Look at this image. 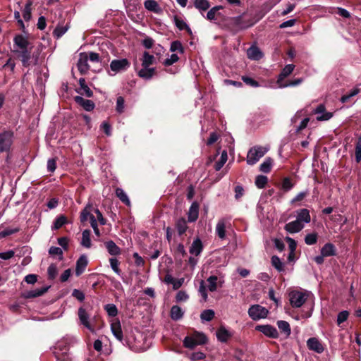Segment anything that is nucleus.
Instances as JSON below:
<instances>
[{
    "instance_id": "obj_56",
    "label": "nucleus",
    "mask_w": 361,
    "mask_h": 361,
    "mask_svg": "<svg viewBox=\"0 0 361 361\" xmlns=\"http://www.w3.org/2000/svg\"><path fill=\"white\" fill-rule=\"evenodd\" d=\"M31 1L27 3L23 11V17L25 21H29L31 18Z\"/></svg>"
},
{
    "instance_id": "obj_6",
    "label": "nucleus",
    "mask_w": 361,
    "mask_h": 361,
    "mask_svg": "<svg viewBox=\"0 0 361 361\" xmlns=\"http://www.w3.org/2000/svg\"><path fill=\"white\" fill-rule=\"evenodd\" d=\"M249 317L254 321H258L267 317L268 310L260 305H252L247 311Z\"/></svg>"
},
{
    "instance_id": "obj_50",
    "label": "nucleus",
    "mask_w": 361,
    "mask_h": 361,
    "mask_svg": "<svg viewBox=\"0 0 361 361\" xmlns=\"http://www.w3.org/2000/svg\"><path fill=\"white\" fill-rule=\"evenodd\" d=\"M318 235L316 233H308L305 238V242L308 245H313L317 243Z\"/></svg>"
},
{
    "instance_id": "obj_22",
    "label": "nucleus",
    "mask_w": 361,
    "mask_h": 361,
    "mask_svg": "<svg viewBox=\"0 0 361 361\" xmlns=\"http://www.w3.org/2000/svg\"><path fill=\"white\" fill-rule=\"evenodd\" d=\"M320 253L325 257H333L336 255V246L331 243H327L320 250Z\"/></svg>"
},
{
    "instance_id": "obj_8",
    "label": "nucleus",
    "mask_w": 361,
    "mask_h": 361,
    "mask_svg": "<svg viewBox=\"0 0 361 361\" xmlns=\"http://www.w3.org/2000/svg\"><path fill=\"white\" fill-rule=\"evenodd\" d=\"M93 348L96 351L99 353L100 355L105 356L110 355L112 352L111 348L108 344L106 338L95 340L93 343Z\"/></svg>"
},
{
    "instance_id": "obj_49",
    "label": "nucleus",
    "mask_w": 361,
    "mask_h": 361,
    "mask_svg": "<svg viewBox=\"0 0 361 361\" xmlns=\"http://www.w3.org/2000/svg\"><path fill=\"white\" fill-rule=\"evenodd\" d=\"M214 317V312L212 310H205L200 315V318L202 322H209Z\"/></svg>"
},
{
    "instance_id": "obj_12",
    "label": "nucleus",
    "mask_w": 361,
    "mask_h": 361,
    "mask_svg": "<svg viewBox=\"0 0 361 361\" xmlns=\"http://www.w3.org/2000/svg\"><path fill=\"white\" fill-rule=\"evenodd\" d=\"M307 348L318 354H321L324 351V346L318 338L311 337L307 341Z\"/></svg>"
},
{
    "instance_id": "obj_44",
    "label": "nucleus",
    "mask_w": 361,
    "mask_h": 361,
    "mask_svg": "<svg viewBox=\"0 0 361 361\" xmlns=\"http://www.w3.org/2000/svg\"><path fill=\"white\" fill-rule=\"evenodd\" d=\"M80 88L78 90V92L82 94V91L85 93L87 97H90V90L85 82V80L82 78L79 79Z\"/></svg>"
},
{
    "instance_id": "obj_21",
    "label": "nucleus",
    "mask_w": 361,
    "mask_h": 361,
    "mask_svg": "<svg viewBox=\"0 0 361 361\" xmlns=\"http://www.w3.org/2000/svg\"><path fill=\"white\" fill-rule=\"evenodd\" d=\"M296 219L305 226L311 221L310 212L307 209H300L296 212Z\"/></svg>"
},
{
    "instance_id": "obj_43",
    "label": "nucleus",
    "mask_w": 361,
    "mask_h": 361,
    "mask_svg": "<svg viewBox=\"0 0 361 361\" xmlns=\"http://www.w3.org/2000/svg\"><path fill=\"white\" fill-rule=\"evenodd\" d=\"M271 264L272 266L279 271H284V264L280 259V258L276 255L272 256L271 257Z\"/></svg>"
},
{
    "instance_id": "obj_26",
    "label": "nucleus",
    "mask_w": 361,
    "mask_h": 361,
    "mask_svg": "<svg viewBox=\"0 0 361 361\" xmlns=\"http://www.w3.org/2000/svg\"><path fill=\"white\" fill-rule=\"evenodd\" d=\"M155 68L143 67L138 71L137 74L139 77L145 80H150L155 73Z\"/></svg>"
},
{
    "instance_id": "obj_33",
    "label": "nucleus",
    "mask_w": 361,
    "mask_h": 361,
    "mask_svg": "<svg viewBox=\"0 0 361 361\" xmlns=\"http://www.w3.org/2000/svg\"><path fill=\"white\" fill-rule=\"evenodd\" d=\"M170 314L171 318L173 320L178 321L183 317L184 312L180 307L178 305H173L171 309Z\"/></svg>"
},
{
    "instance_id": "obj_14",
    "label": "nucleus",
    "mask_w": 361,
    "mask_h": 361,
    "mask_svg": "<svg viewBox=\"0 0 361 361\" xmlns=\"http://www.w3.org/2000/svg\"><path fill=\"white\" fill-rule=\"evenodd\" d=\"M313 113L317 114V120L320 121H329L333 117V113L326 111L324 104L318 105L314 110Z\"/></svg>"
},
{
    "instance_id": "obj_51",
    "label": "nucleus",
    "mask_w": 361,
    "mask_h": 361,
    "mask_svg": "<svg viewBox=\"0 0 361 361\" xmlns=\"http://www.w3.org/2000/svg\"><path fill=\"white\" fill-rule=\"evenodd\" d=\"M170 51L171 52L178 51L179 53H183L184 48L180 41L176 40L171 42Z\"/></svg>"
},
{
    "instance_id": "obj_57",
    "label": "nucleus",
    "mask_w": 361,
    "mask_h": 361,
    "mask_svg": "<svg viewBox=\"0 0 361 361\" xmlns=\"http://www.w3.org/2000/svg\"><path fill=\"white\" fill-rule=\"evenodd\" d=\"M66 223V218L64 216H58L52 226L53 229H59Z\"/></svg>"
},
{
    "instance_id": "obj_31",
    "label": "nucleus",
    "mask_w": 361,
    "mask_h": 361,
    "mask_svg": "<svg viewBox=\"0 0 361 361\" xmlns=\"http://www.w3.org/2000/svg\"><path fill=\"white\" fill-rule=\"evenodd\" d=\"M98 63H99V68L98 69H92V71L99 72L106 65V61L102 60L98 54L92 52V66Z\"/></svg>"
},
{
    "instance_id": "obj_10",
    "label": "nucleus",
    "mask_w": 361,
    "mask_h": 361,
    "mask_svg": "<svg viewBox=\"0 0 361 361\" xmlns=\"http://www.w3.org/2000/svg\"><path fill=\"white\" fill-rule=\"evenodd\" d=\"M13 142V133L4 131L0 133V152L8 151Z\"/></svg>"
},
{
    "instance_id": "obj_53",
    "label": "nucleus",
    "mask_w": 361,
    "mask_h": 361,
    "mask_svg": "<svg viewBox=\"0 0 361 361\" xmlns=\"http://www.w3.org/2000/svg\"><path fill=\"white\" fill-rule=\"evenodd\" d=\"M195 6L199 10L206 11L210 5L207 0H195Z\"/></svg>"
},
{
    "instance_id": "obj_19",
    "label": "nucleus",
    "mask_w": 361,
    "mask_h": 361,
    "mask_svg": "<svg viewBox=\"0 0 361 361\" xmlns=\"http://www.w3.org/2000/svg\"><path fill=\"white\" fill-rule=\"evenodd\" d=\"M248 59L254 61H258L263 57V54L257 46H251L247 50Z\"/></svg>"
},
{
    "instance_id": "obj_30",
    "label": "nucleus",
    "mask_w": 361,
    "mask_h": 361,
    "mask_svg": "<svg viewBox=\"0 0 361 361\" xmlns=\"http://www.w3.org/2000/svg\"><path fill=\"white\" fill-rule=\"evenodd\" d=\"M105 247L108 252L111 255H118L121 253V249L112 240H109L105 243Z\"/></svg>"
},
{
    "instance_id": "obj_59",
    "label": "nucleus",
    "mask_w": 361,
    "mask_h": 361,
    "mask_svg": "<svg viewBox=\"0 0 361 361\" xmlns=\"http://www.w3.org/2000/svg\"><path fill=\"white\" fill-rule=\"evenodd\" d=\"M355 155L356 162L359 163L361 161V137L358 138L356 143Z\"/></svg>"
},
{
    "instance_id": "obj_48",
    "label": "nucleus",
    "mask_w": 361,
    "mask_h": 361,
    "mask_svg": "<svg viewBox=\"0 0 361 361\" xmlns=\"http://www.w3.org/2000/svg\"><path fill=\"white\" fill-rule=\"evenodd\" d=\"M81 245L85 247H90V232L88 229H85L82 232Z\"/></svg>"
},
{
    "instance_id": "obj_20",
    "label": "nucleus",
    "mask_w": 361,
    "mask_h": 361,
    "mask_svg": "<svg viewBox=\"0 0 361 361\" xmlns=\"http://www.w3.org/2000/svg\"><path fill=\"white\" fill-rule=\"evenodd\" d=\"M144 6L147 11L154 13L159 14L162 12V8L155 0H145Z\"/></svg>"
},
{
    "instance_id": "obj_4",
    "label": "nucleus",
    "mask_w": 361,
    "mask_h": 361,
    "mask_svg": "<svg viewBox=\"0 0 361 361\" xmlns=\"http://www.w3.org/2000/svg\"><path fill=\"white\" fill-rule=\"evenodd\" d=\"M207 341V337L203 333L195 332L191 336L185 337L183 345L187 348L192 349L197 345L205 344Z\"/></svg>"
},
{
    "instance_id": "obj_61",
    "label": "nucleus",
    "mask_w": 361,
    "mask_h": 361,
    "mask_svg": "<svg viewBox=\"0 0 361 361\" xmlns=\"http://www.w3.org/2000/svg\"><path fill=\"white\" fill-rule=\"evenodd\" d=\"M242 80L247 85L253 87H257L259 86V82L255 80L248 76H243Z\"/></svg>"
},
{
    "instance_id": "obj_39",
    "label": "nucleus",
    "mask_w": 361,
    "mask_h": 361,
    "mask_svg": "<svg viewBox=\"0 0 361 361\" xmlns=\"http://www.w3.org/2000/svg\"><path fill=\"white\" fill-rule=\"evenodd\" d=\"M272 164L273 159L270 157H267L260 164L259 170L263 173H269L271 171Z\"/></svg>"
},
{
    "instance_id": "obj_18",
    "label": "nucleus",
    "mask_w": 361,
    "mask_h": 361,
    "mask_svg": "<svg viewBox=\"0 0 361 361\" xmlns=\"http://www.w3.org/2000/svg\"><path fill=\"white\" fill-rule=\"evenodd\" d=\"M305 226L302 224L297 219L290 221L285 225V230L290 233H295L300 232Z\"/></svg>"
},
{
    "instance_id": "obj_9",
    "label": "nucleus",
    "mask_w": 361,
    "mask_h": 361,
    "mask_svg": "<svg viewBox=\"0 0 361 361\" xmlns=\"http://www.w3.org/2000/svg\"><path fill=\"white\" fill-rule=\"evenodd\" d=\"M94 212L95 216L92 214V228L93 229L95 235L97 237H99L101 235V233L98 228V223L100 225H105L106 224V220L103 217L102 214L98 209H95Z\"/></svg>"
},
{
    "instance_id": "obj_45",
    "label": "nucleus",
    "mask_w": 361,
    "mask_h": 361,
    "mask_svg": "<svg viewBox=\"0 0 361 361\" xmlns=\"http://www.w3.org/2000/svg\"><path fill=\"white\" fill-rule=\"evenodd\" d=\"M104 310L109 317H116V316L118 314V309L114 304L109 303L105 305Z\"/></svg>"
},
{
    "instance_id": "obj_34",
    "label": "nucleus",
    "mask_w": 361,
    "mask_h": 361,
    "mask_svg": "<svg viewBox=\"0 0 361 361\" xmlns=\"http://www.w3.org/2000/svg\"><path fill=\"white\" fill-rule=\"evenodd\" d=\"M155 63V59L153 55L149 54V52L145 51L142 58V66L149 67Z\"/></svg>"
},
{
    "instance_id": "obj_64",
    "label": "nucleus",
    "mask_w": 361,
    "mask_h": 361,
    "mask_svg": "<svg viewBox=\"0 0 361 361\" xmlns=\"http://www.w3.org/2000/svg\"><path fill=\"white\" fill-rule=\"evenodd\" d=\"M348 315H349L348 312L346 311V310H343V311L340 312L338 314V316H337V323H338V324L339 325L341 323H343L345 321H346L348 317Z\"/></svg>"
},
{
    "instance_id": "obj_17",
    "label": "nucleus",
    "mask_w": 361,
    "mask_h": 361,
    "mask_svg": "<svg viewBox=\"0 0 361 361\" xmlns=\"http://www.w3.org/2000/svg\"><path fill=\"white\" fill-rule=\"evenodd\" d=\"M78 319L80 321V324L83 325L87 329H90V322L89 313L83 307H80L78 310Z\"/></svg>"
},
{
    "instance_id": "obj_5",
    "label": "nucleus",
    "mask_w": 361,
    "mask_h": 361,
    "mask_svg": "<svg viewBox=\"0 0 361 361\" xmlns=\"http://www.w3.org/2000/svg\"><path fill=\"white\" fill-rule=\"evenodd\" d=\"M268 149L260 146L252 147L247 155V164L248 165L255 164L267 152Z\"/></svg>"
},
{
    "instance_id": "obj_47",
    "label": "nucleus",
    "mask_w": 361,
    "mask_h": 361,
    "mask_svg": "<svg viewBox=\"0 0 361 361\" xmlns=\"http://www.w3.org/2000/svg\"><path fill=\"white\" fill-rule=\"evenodd\" d=\"M268 178L266 176L258 175L255 179V185L258 188H264L267 185Z\"/></svg>"
},
{
    "instance_id": "obj_55",
    "label": "nucleus",
    "mask_w": 361,
    "mask_h": 361,
    "mask_svg": "<svg viewBox=\"0 0 361 361\" xmlns=\"http://www.w3.org/2000/svg\"><path fill=\"white\" fill-rule=\"evenodd\" d=\"M125 109V100L124 98L121 96L117 97L116 99V111L118 114L123 113Z\"/></svg>"
},
{
    "instance_id": "obj_40",
    "label": "nucleus",
    "mask_w": 361,
    "mask_h": 361,
    "mask_svg": "<svg viewBox=\"0 0 361 361\" xmlns=\"http://www.w3.org/2000/svg\"><path fill=\"white\" fill-rule=\"evenodd\" d=\"M69 26L66 24L65 25H58L53 32L54 36L59 39L68 30Z\"/></svg>"
},
{
    "instance_id": "obj_13",
    "label": "nucleus",
    "mask_w": 361,
    "mask_h": 361,
    "mask_svg": "<svg viewBox=\"0 0 361 361\" xmlns=\"http://www.w3.org/2000/svg\"><path fill=\"white\" fill-rule=\"evenodd\" d=\"M130 67V63L126 59H115L110 63V68L114 73L124 71Z\"/></svg>"
},
{
    "instance_id": "obj_60",
    "label": "nucleus",
    "mask_w": 361,
    "mask_h": 361,
    "mask_svg": "<svg viewBox=\"0 0 361 361\" xmlns=\"http://www.w3.org/2000/svg\"><path fill=\"white\" fill-rule=\"evenodd\" d=\"M293 187V184L291 183V180L289 178H285L283 180L282 184H281V189L284 192H288Z\"/></svg>"
},
{
    "instance_id": "obj_52",
    "label": "nucleus",
    "mask_w": 361,
    "mask_h": 361,
    "mask_svg": "<svg viewBox=\"0 0 361 361\" xmlns=\"http://www.w3.org/2000/svg\"><path fill=\"white\" fill-rule=\"evenodd\" d=\"M359 93V90L355 88L353 90H351L349 92L343 95L341 98V102L342 103H346L349 102L350 99L353 97L356 96Z\"/></svg>"
},
{
    "instance_id": "obj_28",
    "label": "nucleus",
    "mask_w": 361,
    "mask_h": 361,
    "mask_svg": "<svg viewBox=\"0 0 361 361\" xmlns=\"http://www.w3.org/2000/svg\"><path fill=\"white\" fill-rule=\"evenodd\" d=\"M216 233L221 240L226 238V221L224 219L218 221L216 226Z\"/></svg>"
},
{
    "instance_id": "obj_32",
    "label": "nucleus",
    "mask_w": 361,
    "mask_h": 361,
    "mask_svg": "<svg viewBox=\"0 0 361 361\" xmlns=\"http://www.w3.org/2000/svg\"><path fill=\"white\" fill-rule=\"evenodd\" d=\"M98 63H99V68L98 69H92V71L99 72L106 65V61L102 60L98 54L92 52V66Z\"/></svg>"
},
{
    "instance_id": "obj_36",
    "label": "nucleus",
    "mask_w": 361,
    "mask_h": 361,
    "mask_svg": "<svg viewBox=\"0 0 361 361\" xmlns=\"http://www.w3.org/2000/svg\"><path fill=\"white\" fill-rule=\"evenodd\" d=\"M47 290V287H42L41 288H37L35 290L27 291V293H25V298H32L40 296L43 295L44 293H46Z\"/></svg>"
},
{
    "instance_id": "obj_54",
    "label": "nucleus",
    "mask_w": 361,
    "mask_h": 361,
    "mask_svg": "<svg viewBox=\"0 0 361 361\" xmlns=\"http://www.w3.org/2000/svg\"><path fill=\"white\" fill-rule=\"evenodd\" d=\"M227 161V153L224 151L221 154L220 159L216 161L214 164V169L216 171H219Z\"/></svg>"
},
{
    "instance_id": "obj_27",
    "label": "nucleus",
    "mask_w": 361,
    "mask_h": 361,
    "mask_svg": "<svg viewBox=\"0 0 361 361\" xmlns=\"http://www.w3.org/2000/svg\"><path fill=\"white\" fill-rule=\"evenodd\" d=\"M216 336L219 341L225 343L231 337L232 334L224 326H221L216 331Z\"/></svg>"
},
{
    "instance_id": "obj_62",
    "label": "nucleus",
    "mask_w": 361,
    "mask_h": 361,
    "mask_svg": "<svg viewBox=\"0 0 361 361\" xmlns=\"http://www.w3.org/2000/svg\"><path fill=\"white\" fill-rule=\"evenodd\" d=\"M18 231H19V228H6L4 231H2L1 232H0V238H5V237H6L8 235L14 234V233H17Z\"/></svg>"
},
{
    "instance_id": "obj_29",
    "label": "nucleus",
    "mask_w": 361,
    "mask_h": 361,
    "mask_svg": "<svg viewBox=\"0 0 361 361\" xmlns=\"http://www.w3.org/2000/svg\"><path fill=\"white\" fill-rule=\"evenodd\" d=\"M277 326L281 332L284 334L286 338H288L290 335L291 329L288 322L279 320L277 322Z\"/></svg>"
},
{
    "instance_id": "obj_42",
    "label": "nucleus",
    "mask_w": 361,
    "mask_h": 361,
    "mask_svg": "<svg viewBox=\"0 0 361 361\" xmlns=\"http://www.w3.org/2000/svg\"><path fill=\"white\" fill-rule=\"evenodd\" d=\"M219 279L216 276H210L209 277H208V279H207V281L208 283V290L210 291V292H214L217 289V281H218Z\"/></svg>"
},
{
    "instance_id": "obj_41",
    "label": "nucleus",
    "mask_w": 361,
    "mask_h": 361,
    "mask_svg": "<svg viewBox=\"0 0 361 361\" xmlns=\"http://www.w3.org/2000/svg\"><path fill=\"white\" fill-rule=\"evenodd\" d=\"M75 102L82 107L85 110L90 111V101L88 99H85L81 96H76L74 98Z\"/></svg>"
},
{
    "instance_id": "obj_58",
    "label": "nucleus",
    "mask_w": 361,
    "mask_h": 361,
    "mask_svg": "<svg viewBox=\"0 0 361 361\" xmlns=\"http://www.w3.org/2000/svg\"><path fill=\"white\" fill-rule=\"evenodd\" d=\"M109 262H110V266H111V268L112 269V270L116 274H117L118 275L120 276L121 271L118 267V266H119L118 260L116 258L112 257V258H110Z\"/></svg>"
},
{
    "instance_id": "obj_38",
    "label": "nucleus",
    "mask_w": 361,
    "mask_h": 361,
    "mask_svg": "<svg viewBox=\"0 0 361 361\" xmlns=\"http://www.w3.org/2000/svg\"><path fill=\"white\" fill-rule=\"evenodd\" d=\"M116 195L119 198V200L125 204H126L127 206H129L130 204V202L127 194L122 188H116Z\"/></svg>"
},
{
    "instance_id": "obj_16",
    "label": "nucleus",
    "mask_w": 361,
    "mask_h": 361,
    "mask_svg": "<svg viewBox=\"0 0 361 361\" xmlns=\"http://www.w3.org/2000/svg\"><path fill=\"white\" fill-rule=\"evenodd\" d=\"M89 56L87 53L82 52L80 54V58L78 61V68L81 73H86L89 70L88 65Z\"/></svg>"
},
{
    "instance_id": "obj_23",
    "label": "nucleus",
    "mask_w": 361,
    "mask_h": 361,
    "mask_svg": "<svg viewBox=\"0 0 361 361\" xmlns=\"http://www.w3.org/2000/svg\"><path fill=\"white\" fill-rule=\"evenodd\" d=\"M199 215V205L196 202L191 204L188 212V219L189 222H195Z\"/></svg>"
},
{
    "instance_id": "obj_11",
    "label": "nucleus",
    "mask_w": 361,
    "mask_h": 361,
    "mask_svg": "<svg viewBox=\"0 0 361 361\" xmlns=\"http://www.w3.org/2000/svg\"><path fill=\"white\" fill-rule=\"evenodd\" d=\"M255 329L269 338H278L279 336L277 329L269 324L257 325L256 326Z\"/></svg>"
},
{
    "instance_id": "obj_46",
    "label": "nucleus",
    "mask_w": 361,
    "mask_h": 361,
    "mask_svg": "<svg viewBox=\"0 0 361 361\" xmlns=\"http://www.w3.org/2000/svg\"><path fill=\"white\" fill-rule=\"evenodd\" d=\"M90 218V203H87L84 208V209L81 212L80 214V221L81 223H85Z\"/></svg>"
},
{
    "instance_id": "obj_3",
    "label": "nucleus",
    "mask_w": 361,
    "mask_h": 361,
    "mask_svg": "<svg viewBox=\"0 0 361 361\" xmlns=\"http://www.w3.org/2000/svg\"><path fill=\"white\" fill-rule=\"evenodd\" d=\"M16 54L20 58L22 64L25 67L35 66L38 63L39 53L34 51L33 48L20 51Z\"/></svg>"
},
{
    "instance_id": "obj_2",
    "label": "nucleus",
    "mask_w": 361,
    "mask_h": 361,
    "mask_svg": "<svg viewBox=\"0 0 361 361\" xmlns=\"http://www.w3.org/2000/svg\"><path fill=\"white\" fill-rule=\"evenodd\" d=\"M310 294L311 293L310 291L305 290H293L290 291L288 293V298L290 305L293 308L301 307L307 301Z\"/></svg>"
},
{
    "instance_id": "obj_1",
    "label": "nucleus",
    "mask_w": 361,
    "mask_h": 361,
    "mask_svg": "<svg viewBox=\"0 0 361 361\" xmlns=\"http://www.w3.org/2000/svg\"><path fill=\"white\" fill-rule=\"evenodd\" d=\"M72 338H64L57 342L55 346L54 355L57 361H71L72 359L68 355V351L69 345Z\"/></svg>"
},
{
    "instance_id": "obj_7",
    "label": "nucleus",
    "mask_w": 361,
    "mask_h": 361,
    "mask_svg": "<svg viewBox=\"0 0 361 361\" xmlns=\"http://www.w3.org/2000/svg\"><path fill=\"white\" fill-rule=\"evenodd\" d=\"M13 51L16 54L20 51L28 49L29 48H33L32 44L29 42L27 37L22 35H17L13 39Z\"/></svg>"
},
{
    "instance_id": "obj_37",
    "label": "nucleus",
    "mask_w": 361,
    "mask_h": 361,
    "mask_svg": "<svg viewBox=\"0 0 361 361\" xmlns=\"http://www.w3.org/2000/svg\"><path fill=\"white\" fill-rule=\"evenodd\" d=\"M295 68V66L293 64H288L286 65L283 70L281 71V73L279 75L278 78V83L280 82L281 80H283L285 78L288 76L293 71Z\"/></svg>"
},
{
    "instance_id": "obj_35",
    "label": "nucleus",
    "mask_w": 361,
    "mask_h": 361,
    "mask_svg": "<svg viewBox=\"0 0 361 361\" xmlns=\"http://www.w3.org/2000/svg\"><path fill=\"white\" fill-rule=\"evenodd\" d=\"M176 228L179 235H183L188 229L187 221L185 219H178L176 222Z\"/></svg>"
},
{
    "instance_id": "obj_25",
    "label": "nucleus",
    "mask_w": 361,
    "mask_h": 361,
    "mask_svg": "<svg viewBox=\"0 0 361 361\" xmlns=\"http://www.w3.org/2000/svg\"><path fill=\"white\" fill-rule=\"evenodd\" d=\"M203 250V245L201 240L198 238H195L190 247V253L195 256H198L201 254Z\"/></svg>"
},
{
    "instance_id": "obj_24",
    "label": "nucleus",
    "mask_w": 361,
    "mask_h": 361,
    "mask_svg": "<svg viewBox=\"0 0 361 361\" xmlns=\"http://www.w3.org/2000/svg\"><path fill=\"white\" fill-rule=\"evenodd\" d=\"M87 264L88 259L87 256L84 255L80 256L76 262L75 274L77 276L82 274L84 272Z\"/></svg>"
},
{
    "instance_id": "obj_63",
    "label": "nucleus",
    "mask_w": 361,
    "mask_h": 361,
    "mask_svg": "<svg viewBox=\"0 0 361 361\" xmlns=\"http://www.w3.org/2000/svg\"><path fill=\"white\" fill-rule=\"evenodd\" d=\"M57 272L58 270L56 266L54 264H50L47 269L49 279H54L56 276Z\"/></svg>"
},
{
    "instance_id": "obj_15",
    "label": "nucleus",
    "mask_w": 361,
    "mask_h": 361,
    "mask_svg": "<svg viewBox=\"0 0 361 361\" xmlns=\"http://www.w3.org/2000/svg\"><path fill=\"white\" fill-rule=\"evenodd\" d=\"M111 330L113 334V335L115 336V338L119 341H122L123 336V331L121 329V326L119 320L116 318H114L111 323Z\"/></svg>"
}]
</instances>
